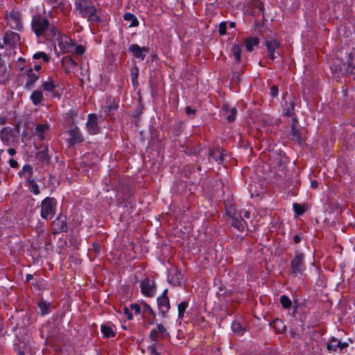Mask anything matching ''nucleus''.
<instances>
[{
	"label": "nucleus",
	"mask_w": 355,
	"mask_h": 355,
	"mask_svg": "<svg viewBox=\"0 0 355 355\" xmlns=\"http://www.w3.org/2000/svg\"><path fill=\"white\" fill-rule=\"evenodd\" d=\"M76 8L79 10L82 17L87 18L91 23H100L101 19L97 13L98 10L92 1H82L75 3Z\"/></svg>",
	"instance_id": "f257e3e1"
},
{
	"label": "nucleus",
	"mask_w": 355,
	"mask_h": 355,
	"mask_svg": "<svg viewBox=\"0 0 355 355\" xmlns=\"http://www.w3.org/2000/svg\"><path fill=\"white\" fill-rule=\"evenodd\" d=\"M31 27L37 37H45L50 27V22L46 17L37 15L33 17Z\"/></svg>",
	"instance_id": "f03ea898"
},
{
	"label": "nucleus",
	"mask_w": 355,
	"mask_h": 355,
	"mask_svg": "<svg viewBox=\"0 0 355 355\" xmlns=\"http://www.w3.org/2000/svg\"><path fill=\"white\" fill-rule=\"evenodd\" d=\"M331 70L333 77L339 79L347 74H351V68L349 62H342L338 59L334 60L331 64Z\"/></svg>",
	"instance_id": "7ed1b4c3"
},
{
	"label": "nucleus",
	"mask_w": 355,
	"mask_h": 355,
	"mask_svg": "<svg viewBox=\"0 0 355 355\" xmlns=\"http://www.w3.org/2000/svg\"><path fill=\"white\" fill-rule=\"evenodd\" d=\"M57 202L54 198L46 197L41 204V216L44 219L52 218L55 213Z\"/></svg>",
	"instance_id": "20e7f679"
},
{
	"label": "nucleus",
	"mask_w": 355,
	"mask_h": 355,
	"mask_svg": "<svg viewBox=\"0 0 355 355\" xmlns=\"http://www.w3.org/2000/svg\"><path fill=\"white\" fill-rule=\"evenodd\" d=\"M304 255L303 253L295 252L294 258L291 261L290 271L295 276L302 275L304 268Z\"/></svg>",
	"instance_id": "39448f33"
},
{
	"label": "nucleus",
	"mask_w": 355,
	"mask_h": 355,
	"mask_svg": "<svg viewBox=\"0 0 355 355\" xmlns=\"http://www.w3.org/2000/svg\"><path fill=\"white\" fill-rule=\"evenodd\" d=\"M118 191H120L123 196V200L120 202V203H124V207H128V205H129L130 208L132 209L134 205H132V200L131 199V197L134 193L133 187L129 185H121L118 188Z\"/></svg>",
	"instance_id": "423d86ee"
},
{
	"label": "nucleus",
	"mask_w": 355,
	"mask_h": 355,
	"mask_svg": "<svg viewBox=\"0 0 355 355\" xmlns=\"http://www.w3.org/2000/svg\"><path fill=\"white\" fill-rule=\"evenodd\" d=\"M170 334L162 324H157V328L153 329L149 334V338L155 343L159 339L169 338Z\"/></svg>",
	"instance_id": "0eeeda50"
},
{
	"label": "nucleus",
	"mask_w": 355,
	"mask_h": 355,
	"mask_svg": "<svg viewBox=\"0 0 355 355\" xmlns=\"http://www.w3.org/2000/svg\"><path fill=\"white\" fill-rule=\"evenodd\" d=\"M141 293L148 297H153L156 291V285L153 280L146 277L140 284Z\"/></svg>",
	"instance_id": "6e6552de"
},
{
	"label": "nucleus",
	"mask_w": 355,
	"mask_h": 355,
	"mask_svg": "<svg viewBox=\"0 0 355 355\" xmlns=\"http://www.w3.org/2000/svg\"><path fill=\"white\" fill-rule=\"evenodd\" d=\"M52 233L56 234L60 232H67L68 226L66 222V217L60 215L55 220L53 221Z\"/></svg>",
	"instance_id": "1a4fd4ad"
},
{
	"label": "nucleus",
	"mask_w": 355,
	"mask_h": 355,
	"mask_svg": "<svg viewBox=\"0 0 355 355\" xmlns=\"http://www.w3.org/2000/svg\"><path fill=\"white\" fill-rule=\"evenodd\" d=\"M128 51L135 58L144 60L146 53L149 52L150 48L147 46L141 47L137 44H132L130 46Z\"/></svg>",
	"instance_id": "9d476101"
},
{
	"label": "nucleus",
	"mask_w": 355,
	"mask_h": 355,
	"mask_svg": "<svg viewBox=\"0 0 355 355\" xmlns=\"http://www.w3.org/2000/svg\"><path fill=\"white\" fill-rule=\"evenodd\" d=\"M97 116L95 114H89L88 115L86 126L87 130L91 135H97L100 132L101 128L98 125Z\"/></svg>",
	"instance_id": "9b49d317"
},
{
	"label": "nucleus",
	"mask_w": 355,
	"mask_h": 355,
	"mask_svg": "<svg viewBox=\"0 0 355 355\" xmlns=\"http://www.w3.org/2000/svg\"><path fill=\"white\" fill-rule=\"evenodd\" d=\"M35 157L41 164H49L51 157L49 154L48 146L43 145L41 146V147L40 148V150L36 153Z\"/></svg>",
	"instance_id": "f8f14e48"
},
{
	"label": "nucleus",
	"mask_w": 355,
	"mask_h": 355,
	"mask_svg": "<svg viewBox=\"0 0 355 355\" xmlns=\"http://www.w3.org/2000/svg\"><path fill=\"white\" fill-rule=\"evenodd\" d=\"M70 138L69 139V144L70 146H74L78 143H81L84 141V137L80 133L79 128L77 126L69 129L67 131Z\"/></svg>",
	"instance_id": "ddd939ff"
},
{
	"label": "nucleus",
	"mask_w": 355,
	"mask_h": 355,
	"mask_svg": "<svg viewBox=\"0 0 355 355\" xmlns=\"http://www.w3.org/2000/svg\"><path fill=\"white\" fill-rule=\"evenodd\" d=\"M62 64L64 68L66 73H69L73 71L78 66L76 61L71 55H67L62 58Z\"/></svg>",
	"instance_id": "4468645a"
},
{
	"label": "nucleus",
	"mask_w": 355,
	"mask_h": 355,
	"mask_svg": "<svg viewBox=\"0 0 355 355\" xmlns=\"http://www.w3.org/2000/svg\"><path fill=\"white\" fill-rule=\"evenodd\" d=\"M266 46L268 51V56L272 60H274L276 58L275 50L279 49L280 46V43L278 40L275 39H272L270 40L266 41Z\"/></svg>",
	"instance_id": "2eb2a0df"
},
{
	"label": "nucleus",
	"mask_w": 355,
	"mask_h": 355,
	"mask_svg": "<svg viewBox=\"0 0 355 355\" xmlns=\"http://www.w3.org/2000/svg\"><path fill=\"white\" fill-rule=\"evenodd\" d=\"M157 302L161 315L163 318H166L167 316V313L171 309L169 299L157 297Z\"/></svg>",
	"instance_id": "dca6fc26"
},
{
	"label": "nucleus",
	"mask_w": 355,
	"mask_h": 355,
	"mask_svg": "<svg viewBox=\"0 0 355 355\" xmlns=\"http://www.w3.org/2000/svg\"><path fill=\"white\" fill-rule=\"evenodd\" d=\"M141 304L144 306L143 312L145 313H150V317H145L144 314L143 315V318L146 320L148 324L152 325L155 323V321L156 320V313L153 311V309L151 308V306L148 304L146 302L142 301Z\"/></svg>",
	"instance_id": "f3484780"
},
{
	"label": "nucleus",
	"mask_w": 355,
	"mask_h": 355,
	"mask_svg": "<svg viewBox=\"0 0 355 355\" xmlns=\"http://www.w3.org/2000/svg\"><path fill=\"white\" fill-rule=\"evenodd\" d=\"M57 86L58 85L51 78H49V80L47 81H43L42 84V88L44 91L51 92L53 97L60 98L59 93L55 92Z\"/></svg>",
	"instance_id": "a211bd4d"
},
{
	"label": "nucleus",
	"mask_w": 355,
	"mask_h": 355,
	"mask_svg": "<svg viewBox=\"0 0 355 355\" xmlns=\"http://www.w3.org/2000/svg\"><path fill=\"white\" fill-rule=\"evenodd\" d=\"M270 326L275 329L276 334H284L286 331V327L283 320L278 318L271 322Z\"/></svg>",
	"instance_id": "6ab92c4d"
},
{
	"label": "nucleus",
	"mask_w": 355,
	"mask_h": 355,
	"mask_svg": "<svg viewBox=\"0 0 355 355\" xmlns=\"http://www.w3.org/2000/svg\"><path fill=\"white\" fill-rule=\"evenodd\" d=\"M213 159L218 164H223L224 160V153L219 148L209 150V159Z\"/></svg>",
	"instance_id": "aec40b11"
},
{
	"label": "nucleus",
	"mask_w": 355,
	"mask_h": 355,
	"mask_svg": "<svg viewBox=\"0 0 355 355\" xmlns=\"http://www.w3.org/2000/svg\"><path fill=\"white\" fill-rule=\"evenodd\" d=\"M19 39V35L15 32H7L3 37V42L5 44L14 45Z\"/></svg>",
	"instance_id": "412c9836"
},
{
	"label": "nucleus",
	"mask_w": 355,
	"mask_h": 355,
	"mask_svg": "<svg viewBox=\"0 0 355 355\" xmlns=\"http://www.w3.org/2000/svg\"><path fill=\"white\" fill-rule=\"evenodd\" d=\"M245 46L246 51L252 52L254 46H257L259 44V39L257 37L250 36L245 40Z\"/></svg>",
	"instance_id": "4be33fe9"
},
{
	"label": "nucleus",
	"mask_w": 355,
	"mask_h": 355,
	"mask_svg": "<svg viewBox=\"0 0 355 355\" xmlns=\"http://www.w3.org/2000/svg\"><path fill=\"white\" fill-rule=\"evenodd\" d=\"M231 222V225L234 228L237 229L240 232H243L245 229V226L246 225L245 221L241 218H239L236 216H233Z\"/></svg>",
	"instance_id": "5701e85b"
},
{
	"label": "nucleus",
	"mask_w": 355,
	"mask_h": 355,
	"mask_svg": "<svg viewBox=\"0 0 355 355\" xmlns=\"http://www.w3.org/2000/svg\"><path fill=\"white\" fill-rule=\"evenodd\" d=\"M223 111H225L227 115L226 116V120L229 123H232L235 121L236 115L237 114V110L235 107L230 108L228 105H223Z\"/></svg>",
	"instance_id": "b1692460"
},
{
	"label": "nucleus",
	"mask_w": 355,
	"mask_h": 355,
	"mask_svg": "<svg viewBox=\"0 0 355 355\" xmlns=\"http://www.w3.org/2000/svg\"><path fill=\"white\" fill-rule=\"evenodd\" d=\"M43 99V94L40 89L34 90L31 95V100L35 105H37L41 103Z\"/></svg>",
	"instance_id": "393cba45"
},
{
	"label": "nucleus",
	"mask_w": 355,
	"mask_h": 355,
	"mask_svg": "<svg viewBox=\"0 0 355 355\" xmlns=\"http://www.w3.org/2000/svg\"><path fill=\"white\" fill-rule=\"evenodd\" d=\"M291 139L296 141L298 144H304V141L301 137L300 132L295 125L291 126Z\"/></svg>",
	"instance_id": "a878e982"
},
{
	"label": "nucleus",
	"mask_w": 355,
	"mask_h": 355,
	"mask_svg": "<svg viewBox=\"0 0 355 355\" xmlns=\"http://www.w3.org/2000/svg\"><path fill=\"white\" fill-rule=\"evenodd\" d=\"M232 54L234 57L235 63L239 64L241 62V46L239 44L234 43L231 49Z\"/></svg>",
	"instance_id": "bb28decb"
},
{
	"label": "nucleus",
	"mask_w": 355,
	"mask_h": 355,
	"mask_svg": "<svg viewBox=\"0 0 355 355\" xmlns=\"http://www.w3.org/2000/svg\"><path fill=\"white\" fill-rule=\"evenodd\" d=\"M37 306L40 309L41 315H44L50 313L51 303L47 302L42 299L38 303Z\"/></svg>",
	"instance_id": "cd10ccee"
},
{
	"label": "nucleus",
	"mask_w": 355,
	"mask_h": 355,
	"mask_svg": "<svg viewBox=\"0 0 355 355\" xmlns=\"http://www.w3.org/2000/svg\"><path fill=\"white\" fill-rule=\"evenodd\" d=\"M26 183L31 192L33 193L35 195L40 194V190L39 186L32 178H26Z\"/></svg>",
	"instance_id": "c85d7f7f"
},
{
	"label": "nucleus",
	"mask_w": 355,
	"mask_h": 355,
	"mask_svg": "<svg viewBox=\"0 0 355 355\" xmlns=\"http://www.w3.org/2000/svg\"><path fill=\"white\" fill-rule=\"evenodd\" d=\"M340 340L335 337H331L329 339V342L327 345V349L329 352H336L339 348Z\"/></svg>",
	"instance_id": "c756f323"
},
{
	"label": "nucleus",
	"mask_w": 355,
	"mask_h": 355,
	"mask_svg": "<svg viewBox=\"0 0 355 355\" xmlns=\"http://www.w3.org/2000/svg\"><path fill=\"white\" fill-rule=\"evenodd\" d=\"M124 20L130 21V27H136L139 26L137 18L130 12H126L123 15Z\"/></svg>",
	"instance_id": "7c9ffc66"
},
{
	"label": "nucleus",
	"mask_w": 355,
	"mask_h": 355,
	"mask_svg": "<svg viewBox=\"0 0 355 355\" xmlns=\"http://www.w3.org/2000/svg\"><path fill=\"white\" fill-rule=\"evenodd\" d=\"M39 74H33L32 76H29V77L27 78V80L25 84V88L28 90L31 89L34 85L35 83L39 79Z\"/></svg>",
	"instance_id": "2f4dec72"
},
{
	"label": "nucleus",
	"mask_w": 355,
	"mask_h": 355,
	"mask_svg": "<svg viewBox=\"0 0 355 355\" xmlns=\"http://www.w3.org/2000/svg\"><path fill=\"white\" fill-rule=\"evenodd\" d=\"M253 5L254 6V9L257 10L253 11V15H255L256 12L257 15L262 14L263 19H264V5L263 3L261 0H253Z\"/></svg>",
	"instance_id": "473e14b6"
},
{
	"label": "nucleus",
	"mask_w": 355,
	"mask_h": 355,
	"mask_svg": "<svg viewBox=\"0 0 355 355\" xmlns=\"http://www.w3.org/2000/svg\"><path fill=\"white\" fill-rule=\"evenodd\" d=\"M189 306V303L187 301H182L178 305V318L182 320L184 316V313Z\"/></svg>",
	"instance_id": "72a5a7b5"
},
{
	"label": "nucleus",
	"mask_w": 355,
	"mask_h": 355,
	"mask_svg": "<svg viewBox=\"0 0 355 355\" xmlns=\"http://www.w3.org/2000/svg\"><path fill=\"white\" fill-rule=\"evenodd\" d=\"M47 129H49V125H47V124L37 125L36 128H35L36 134L38 135V137H40V139L41 141L44 139V132Z\"/></svg>",
	"instance_id": "f704fd0d"
},
{
	"label": "nucleus",
	"mask_w": 355,
	"mask_h": 355,
	"mask_svg": "<svg viewBox=\"0 0 355 355\" xmlns=\"http://www.w3.org/2000/svg\"><path fill=\"white\" fill-rule=\"evenodd\" d=\"M131 80L134 87H137L139 85L138 76H139V68L137 66L133 67L131 69Z\"/></svg>",
	"instance_id": "c9c22d12"
},
{
	"label": "nucleus",
	"mask_w": 355,
	"mask_h": 355,
	"mask_svg": "<svg viewBox=\"0 0 355 355\" xmlns=\"http://www.w3.org/2000/svg\"><path fill=\"white\" fill-rule=\"evenodd\" d=\"M101 330L103 334L104 338H107L110 337H114L116 336L115 332L107 325H101Z\"/></svg>",
	"instance_id": "e433bc0d"
},
{
	"label": "nucleus",
	"mask_w": 355,
	"mask_h": 355,
	"mask_svg": "<svg viewBox=\"0 0 355 355\" xmlns=\"http://www.w3.org/2000/svg\"><path fill=\"white\" fill-rule=\"evenodd\" d=\"M280 304H282V307L285 309H288L292 306V302L290 300V298L284 295L280 297L279 299Z\"/></svg>",
	"instance_id": "4c0bfd02"
},
{
	"label": "nucleus",
	"mask_w": 355,
	"mask_h": 355,
	"mask_svg": "<svg viewBox=\"0 0 355 355\" xmlns=\"http://www.w3.org/2000/svg\"><path fill=\"white\" fill-rule=\"evenodd\" d=\"M232 331L239 336H242L244 332V329L239 322L234 321L232 324Z\"/></svg>",
	"instance_id": "58836bf2"
},
{
	"label": "nucleus",
	"mask_w": 355,
	"mask_h": 355,
	"mask_svg": "<svg viewBox=\"0 0 355 355\" xmlns=\"http://www.w3.org/2000/svg\"><path fill=\"white\" fill-rule=\"evenodd\" d=\"M28 173V175L26 178H31L33 174V168L30 164H26L23 166L22 170L19 172V176H21L23 174Z\"/></svg>",
	"instance_id": "ea45409f"
},
{
	"label": "nucleus",
	"mask_w": 355,
	"mask_h": 355,
	"mask_svg": "<svg viewBox=\"0 0 355 355\" xmlns=\"http://www.w3.org/2000/svg\"><path fill=\"white\" fill-rule=\"evenodd\" d=\"M347 62H349V64L350 65L351 74H355V53H349Z\"/></svg>",
	"instance_id": "a19ab883"
},
{
	"label": "nucleus",
	"mask_w": 355,
	"mask_h": 355,
	"mask_svg": "<svg viewBox=\"0 0 355 355\" xmlns=\"http://www.w3.org/2000/svg\"><path fill=\"white\" fill-rule=\"evenodd\" d=\"M119 105L116 103L110 104L107 106L103 107V112L106 116L111 115V113L113 110H115L118 108Z\"/></svg>",
	"instance_id": "79ce46f5"
},
{
	"label": "nucleus",
	"mask_w": 355,
	"mask_h": 355,
	"mask_svg": "<svg viewBox=\"0 0 355 355\" xmlns=\"http://www.w3.org/2000/svg\"><path fill=\"white\" fill-rule=\"evenodd\" d=\"M293 209L296 214L298 216L302 215L306 211V208L304 205L294 203L293 204Z\"/></svg>",
	"instance_id": "37998d69"
},
{
	"label": "nucleus",
	"mask_w": 355,
	"mask_h": 355,
	"mask_svg": "<svg viewBox=\"0 0 355 355\" xmlns=\"http://www.w3.org/2000/svg\"><path fill=\"white\" fill-rule=\"evenodd\" d=\"M33 59H42L44 62H49L50 60L49 57L44 52H37L33 55Z\"/></svg>",
	"instance_id": "c03bdc74"
},
{
	"label": "nucleus",
	"mask_w": 355,
	"mask_h": 355,
	"mask_svg": "<svg viewBox=\"0 0 355 355\" xmlns=\"http://www.w3.org/2000/svg\"><path fill=\"white\" fill-rule=\"evenodd\" d=\"M20 125L19 123H17L15 128L10 129L8 135H10L11 137L15 138L19 135V130H20Z\"/></svg>",
	"instance_id": "a18cd8bd"
},
{
	"label": "nucleus",
	"mask_w": 355,
	"mask_h": 355,
	"mask_svg": "<svg viewBox=\"0 0 355 355\" xmlns=\"http://www.w3.org/2000/svg\"><path fill=\"white\" fill-rule=\"evenodd\" d=\"M182 279V275L180 272H176L175 279L173 277V280H170V282L175 286H180L181 284V279Z\"/></svg>",
	"instance_id": "49530a36"
},
{
	"label": "nucleus",
	"mask_w": 355,
	"mask_h": 355,
	"mask_svg": "<svg viewBox=\"0 0 355 355\" xmlns=\"http://www.w3.org/2000/svg\"><path fill=\"white\" fill-rule=\"evenodd\" d=\"M231 83L239 85L241 82V76L238 73H234L233 71L231 73L230 77Z\"/></svg>",
	"instance_id": "de8ad7c7"
},
{
	"label": "nucleus",
	"mask_w": 355,
	"mask_h": 355,
	"mask_svg": "<svg viewBox=\"0 0 355 355\" xmlns=\"http://www.w3.org/2000/svg\"><path fill=\"white\" fill-rule=\"evenodd\" d=\"M57 28L54 25H51L50 24V27L49 28L48 32H46V35L45 37H54L57 34Z\"/></svg>",
	"instance_id": "09e8293b"
},
{
	"label": "nucleus",
	"mask_w": 355,
	"mask_h": 355,
	"mask_svg": "<svg viewBox=\"0 0 355 355\" xmlns=\"http://www.w3.org/2000/svg\"><path fill=\"white\" fill-rule=\"evenodd\" d=\"M47 1L55 7H63L65 4V0H47Z\"/></svg>",
	"instance_id": "8fccbe9b"
},
{
	"label": "nucleus",
	"mask_w": 355,
	"mask_h": 355,
	"mask_svg": "<svg viewBox=\"0 0 355 355\" xmlns=\"http://www.w3.org/2000/svg\"><path fill=\"white\" fill-rule=\"evenodd\" d=\"M218 33L220 35H225L227 33V23L225 21L220 23Z\"/></svg>",
	"instance_id": "3c124183"
},
{
	"label": "nucleus",
	"mask_w": 355,
	"mask_h": 355,
	"mask_svg": "<svg viewBox=\"0 0 355 355\" xmlns=\"http://www.w3.org/2000/svg\"><path fill=\"white\" fill-rule=\"evenodd\" d=\"M294 107H295V103L293 102H291L290 107L286 109L284 115H286L287 116H293L295 114Z\"/></svg>",
	"instance_id": "603ef678"
},
{
	"label": "nucleus",
	"mask_w": 355,
	"mask_h": 355,
	"mask_svg": "<svg viewBox=\"0 0 355 355\" xmlns=\"http://www.w3.org/2000/svg\"><path fill=\"white\" fill-rule=\"evenodd\" d=\"M193 171V167L188 165L184 167L182 173L185 178H189V175Z\"/></svg>",
	"instance_id": "864d4df0"
},
{
	"label": "nucleus",
	"mask_w": 355,
	"mask_h": 355,
	"mask_svg": "<svg viewBox=\"0 0 355 355\" xmlns=\"http://www.w3.org/2000/svg\"><path fill=\"white\" fill-rule=\"evenodd\" d=\"M232 294V291H229L228 292L226 291L225 288H223L222 286L219 288V291L217 292L218 296H230Z\"/></svg>",
	"instance_id": "5fc2aeb1"
},
{
	"label": "nucleus",
	"mask_w": 355,
	"mask_h": 355,
	"mask_svg": "<svg viewBox=\"0 0 355 355\" xmlns=\"http://www.w3.org/2000/svg\"><path fill=\"white\" fill-rule=\"evenodd\" d=\"M19 15H20V14L19 12L12 11L10 13V17L13 20H15V21L17 23V24H18L20 21Z\"/></svg>",
	"instance_id": "6e6d98bb"
},
{
	"label": "nucleus",
	"mask_w": 355,
	"mask_h": 355,
	"mask_svg": "<svg viewBox=\"0 0 355 355\" xmlns=\"http://www.w3.org/2000/svg\"><path fill=\"white\" fill-rule=\"evenodd\" d=\"M130 309L131 310H133L135 313V314H140L141 313V306L139 304H131L130 305Z\"/></svg>",
	"instance_id": "4d7b16f0"
},
{
	"label": "nucleus",
	"mask_w": 355,
	"mask_h": 355,
	"mask_svg": "<svg viewBox=\"0 0 355 355\" xmlns=\"http://www.w3.org/2000/svg\"><path fill=\"white\" fill-rule=\"evenodd\" d=\"M85 51V49L83 46L78 44L76 46L75 53L78 55H83Z\"/></svg>",
	"instance_id": "13d9d810"
},
{
	"label": "nucleus",
	"mask_w": 355,
	"mask_h": 355,
	"mask_svg": "<svg viewBox=\"0 0 355 355\" xmlns=\"http://www.w3.org/2000/svg\"><path fill=\"white\" fill-rule=\"evenodd\" d=\"M185 112L188 116L193 117L196 114V110L191 108L190 106H187L185 107Z\"/></svg>",
	"instance_id": "bf43d9fd"
},
{
	"label": "nucleus",
	"mask_w": 355,
	"mask_h": 355,
	"mask_svg": "<svg viewBox=\"0 0 355 355\" xmlns=\"http://www.w3.org/2000/svg\"><path fill=\"white\" fill-rule=\"evenodd\" d=\"M148 350L150 353V355H160V354L157 351L155 345L148 346Z\"/></svg>",
	"instance_id": "052dcab7"
},
{
	"label": "nucleus",
	"mask_w": 355,
	"mask_h": 355,
	"mask_svg": "<svg viewBox=\"0 0 355 355\" xmlns=\"http://www.w3.org/2000/svg\"><path fill=\"white\" fill-rule=\"evenodd\" d=\"M278 87L277 85H272L270 88V95L272 97L275 98L277 97L278 95Z\"/></svg>",
	"instance_id": "680f3d73"
},
{
	"label": "nucleus",
	"mask_w": 355,
	"mask_h": 355,
	"mask_svg": "<svg viewBox=\"0 0 355 355\" xmlns=\"http://www.w3.org/2000/svg\"><path fill=\"white\" fill-rule=\"evenodd\" d=\"M123 310L124 314L127 316L128 320H131L133 319V315L128 307L123 306Z\"/></svg>",
	"instance_id": "e2e57ef3"
},
{
	"label": "nucleus",
	"mask_w": 355,
	"mask_h": 355,
	"mask_svg": "<svg viewBox=\"0 0 355 355\" xmlns=\"http://www.w3.org/2000/svg\"><path fill=\"white\" fill-rule=\"evenodd\" d=\"M226 214L229 216L231 218H232L233 216H236V212L234 208L231 207L229 208H226Z\"/></svg>",
	"instance_id": "0e129e2a"
},
{
	"label": "nucleus",
	"mask_w": 355,
	"mask_h": 355,
	"mask_svg": "<svg viewBox=\"0 0 355 355\" xmlns=\"http://www.w3.org/2000/svg\"><path fill=\"white\" fill-rule=\"evenodd\" d=\"M14 349L17 352V355H24V352L21 349L20 345L19 344H15L14 345Z\"/></svg>",
	"instance_id": "69168bd1"
},
{
	"label": "nucleus",
	"mask_w": 355,
	"mask_h": 355,
	"mask_svg": "<svg viewBox=\"0 0 355 355\" xmlns=\"http://www.w3.org/2000/svg\"><path fill=\"white\" fill-rule=\"evenodd\" d=\"M8 162L12 168H17L19 166L18 162L14 159H10Z\"/></svg>",
	"instance_id": "338daca9"
},
{
	"label": "nucleus",
	"mask_w": 355,
	"mask_h": 355,
	"mask_svg": "<svg viewBox=\"0 0 355 355\" xmlns=\"http://www.w3.org/2000/svg\"><path fill=\"white\" fill-rule=\"evenodd\" d=\"M290 334L292 338H299L300 334L297 332L295 329H291L290 330Z\"/></svg>",
	"instance_id": "774afa93"
}]
</instances>
